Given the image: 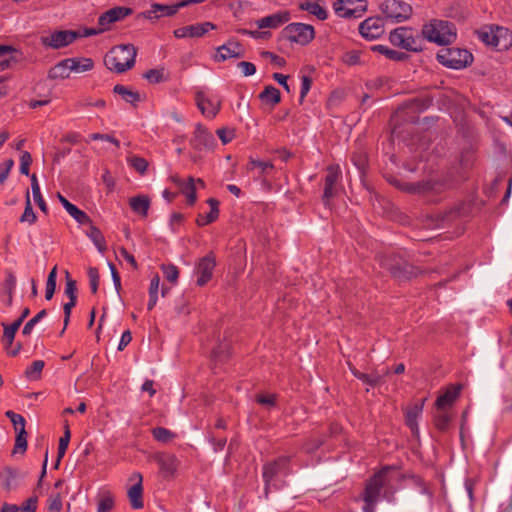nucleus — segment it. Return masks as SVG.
Segmentation results:
<instances>
[{
  "label": "nucleus",
  "instance_id": "680f3d73",
  "mask_svg": "<svg viewBox=\"0 0 512 512\" xmlns=\"http://www.w3.org/2000/svg\"><path fill=\"white\" fill-rule=\"evenodd\" d=\"M413 483L420 488L421 494H422V500H430L431 498V492L429 491L428 486L425 484V482L419 477V476H413L411 478Z\"/></svg>",
  "mask_w": 512,
  "mask_h": 512
},
{
  "label": "nucleus",
  "instance_id": "c9c22d12",
  "mask_svg": "<svg viewBox=\"0 0 512 512\" xmlns=\"http://www.w3.org/2000/svg\"><path fill=\"white\" fill-rule=\"evenodd\" d=\"M70 75V69L67 59H64L54 65L48 72V78L55 79H66Z\"/></svg>",
  "mask_w": 512,
  "mask_h": 512
},
{
  "label": "nucleus",
  "instance_id": "c03bdc74",
  "mask_svg": "<svg viewBox=\"0 0 512 512\" xmlns=\"http://www.w3.org/2000/svg\"><path fill=\"white\" fill-rule=\"evenodd\" d=\"M450 419V415L444 409L437 410L434 415L435 427L442 432L446 431L448 429Z\"/></svg>",
  "mask_w": 512,
  "mask_h": 512
},
{
  "label": "nucleus",
  "instance_id": "dca6fc26",
  "mask_svg": "<svg viewBox=\"0 0 512 512\" xmlns=\"http://www.w3.org/2000/svg\"><path fill=\"white\" fill-rule=\"evenodd\" d=\"M216 266V258L213 252H209L202 257L197 264V272L200 275L197 280L198 286H204L213 275V270Z\"/></svg>",
  "mask_w": 512,
  "mask_h": 512
},
{
  "label": "nucleus",
  "instance_id": "7ed1b4c3",
  "mask_svg": "<svg viewBox=\"0 0 512 512\" xmlns=\"http://www.w3.org/2000/svg\"><path fill=\"white\" fill-rule=\"evenodd\" d=\"M439 63L452 69H463L471 65L473 55L466 49L444 47L436 55Z\"/></svg>",
  "mask_w": 512,
  "mask_h": 512
},
{
  "label": "nucleus",
  "instance_id": "79ce46f5",
  "mask_svg": "<svg viewBox=\"0 0 512 512\" xmlns=\"http://www.w3.org/2000/svg\"><path fill=\"white\" fill-rule=\"evenodd\" d=\"M15 286H16V278L12 272H9L5 278L4 283H3L4 291L7 294L6 305L8 307L12 306L13 291L15 289Z\"/></svg>",
  "mask_w": 512,
  "mask_h": 512
},
{
  "label": "nucleus",
  "instance_id": "39448f33",
  "mask_svg": "<svg viewBox=\"0 0 512 512\" xmlns=\"http://www.w3.org/2000/svg\"><path fill=\"white\" fill-rule=\"evenodd\" d=\"M389 468L376 473L366 484L363 492L364 512H375V505L379 500L381 490L386 485Z\"/></svg>",
  "mask_w": 512,
  "mask_h": 512
},
{
  "label": "nucleus",
  "instance_id": "864d4df0",
  "mask_svg": "<svg viewBox=\"0 0 512 512\" xmlns=\"http://www.w3.org/2000/svg\"><path fill=\"white\" fill-rule=\"evenodd\" d=\"M342 61L349 66L361 64V51L351 50L345 52L342 56Z\"/></svg>",
  "mask_w": 512,
  "mask_h": 512
},
{
  "label": "nucleus",
  "instance_id": "ddd939ff",
  "mask_svg": "<svg viewBox=\"0 0 512 512\" xmlns=\"http://www.w3.org/2000/svg\"><path fill=\"white\" fill-rule=\"evenodd\" d=\"M132 13L133 10L129 7L117 6L111 8L99 16L98 25L101 26V30H103L104 32L108 31L110 29L111 24L124 19Z\"/></svg>",
  "mask_w": 512,
  "mask_h": 512
},
{
  "label": "nucleus",
  "instance_id": "4be33fe9",
  "mask_svg": "<svg viewBox=\"0 0 512 512\" xmlns=\"http://www.w3.org/2000/svg\"><path fill=\"white\" fill-rule=\"evenodd\" d=\"M290 20L288 11H280L256 21L258 28H277Z\"/></svg>",
  "mask_w": 512,
  "mask_h": 512
},
{
  "label": "nucleus",
  "instance_id": "5fc2aeb1",
  "mask_svg": "<svg viewBox=\"0 0 512 512\" xmlns=\"http://www.w3.org/2000/svg\"><path fill=\"white\" fill-rule=\"evenodd\" d=\"M47 312L45 309L38 312L33 318H31L23 327L22 334L28 336L31 334L33 327L45 316Z\"/></svg>",
  "mask_w": 512,
  "mask_h": 512
},
{
  "label": "nucleus",
  "instance_id": "37998d69",
  "mask_svg": "<svg viewBox=\"0 0 512 512\" xmlns=\"http://www.w3.org/2000/svg\"><path fill=\"white\" fill-rule=\"evenodd\" d=\"M21 325H22V323L20 321H18L17 319L10 325L3 324V326H4L3 340L6 342L7 347L12 345L13 340L15 338V334Z\"/></svg>",
  "mask_w": 512,
  "mask_h": 512
},
{
  "label": "nucleus",
  "instance_id": "e433bc0d",
  "mask_svg": "<svg viewBox=\"0 0 512 512\" xmlns=\"http://www.w3.org/2000/svg\"><path fill=\"white\" fill-rule=\"evenodd\" d=\"M372 50L379 52L380 54L384 55L387 59L393 61H405L409 58V55L406 54L405 52L393 50L384 45L373 46Z\"/></svg>",
  "mask_w": 512,
  "mask_h": 512
},
{
  "label": "nucleus",
  "instance_id": "f03ea898",
  "mask_svg": "<svg viewBox=\"0 0 512 512\" xmlns=\"http://www.w3.org/2000/svg\"><path fill=\"white\" fill-rule=\"evenodd\" d=\"M423 38L438 45H448L456 37L455 26L452 22L433 19L423 25Z\"/></svg>",
  "mask_w": 512,
  "mask_h": 512
},
{
  "label": "nucleus",
  "instance_id": "9b49d317",
  "mask_svg": "<svg viewBox=\"0 0 512 512\" xmlns=\"http://www.w3.org/2000/svg\"><path fill=\"white\" fill-rule=\"evenodd\" d=\"M336 14L343 18H358L366 10L365 0H337L334 3Z\"/></svg>",
  "mask_w": 512,
  "mask_h": 512
},
{
  "label": "nucleus",
  "instance_id": "a19ab883",
  "mask_svg": "<svg viewBox=\"0 0 512 512\" xmlns=\"http://www.w3.org/2000/svg\"><path fill=\"white\" fill-rule=\"evenodd\" d=\"M180 189L181 192L186 195L187 203L189 205H194L197 200L195 179L192 176L188 177L187 183H185Z\"/></svg>",
  "mask_w": 512,
  "mask_h": 512
},
{
  "label": "nucleus",
  "instance_id": "aec40b11",
  "mask_svg": "<svg viewBox=\"0 0 512 512\" xmlns=\"http://www.w3.org/2000/svg\"><path fill=\"white\" fill-rule=\"evenodd\" d=\"M360 34L366 39L379 38L384 33L383 20L380 17H370L359 26Z\"/></svg>",
  "mask_w": 512,
  "mask_h": 512
},
{
  "label": "nucleus",
  "instance_id": "0eeeda50",
  "mask_svg": "<svg viewBox=\"0 0 512 512\" xmlns=\"http://www.w3.org/2000/svg\"><path fill=\"white\" fill-rule=\"evenodd\" d=\"M283 37L290 42L307 45L314 39L315 30L309 24L291 23L283 29Z\"/></svg>",
  "mask_w": 512,
  "mask_h": 512
},
{
  "label": "nucleus",
  "instance_id": "6ab92c4d",
  "mask_svg": "<svg viewBox=\"0 0 512 512\" xmlns=\"http://www.w3.org/2000/svg\"><path fill=\"white\" fill-rule=\"evenodd\" d=\"M215 138L204 126L198 124L196 126L194 136L191 139V145L194 149L202 151L204 149H212L215 146Z\"/></svg>",
  "mask_w": 512,
  "mask_h": 512
},
{
  "label": "nucleus",
  "instance_id": "5701e85b",
  "mask_svg": "<svg viewBox=\"0 0 512 512\" xmlns=\"http://www.w3.org/2000/svg\"><path fill=\"white\" fill-rule=\"evenodd\" d=\"M425 399L416 402L413 405L407 407L405 413L406 425L411 429L413 434H418L417 418L422 413Z\"/></svg>",
  "mask_w": 512,
  "mask_h": 512
},
{
  "label": "nucleus",
  "instance_id": "bb28decb",
  "mask_svg": "<svg viewBox=\"0 0 512 512\" xmlns=\"http://www.w3.org/2000/svg\"><path fill=\"white\" fill-rule=\"evenodd\" d=\"M196 103L202 114L208 117H214L219 111V103L213 104L211 100L205 97L203 92H197Z\"/></svg>",
  "mask_w": 512,
  "mask_h": 512
},
{
  "label": "nucleus",
  "instance_id": "ea45409f",
  "mask_svg": "<svg viewBox=\"0 0 512 512\" xmlns=\"http://www.w3.org/2000/svg\"><path fill=\"white\" fill-rule=\"evenodd\" d=\"M90 228L87 233L88 237L93 241L95 246L100 252H104L107 249L105 238L102 232L96 226L89 224Z\"/></svg>",
  "mask_w": 512,
  "mask_h": 512
},
{
  "label": "nucleus",
  "instance_id": "412c9836",
  "mask_svg": "<svg viewBox=\"0 0 512 512\" xmlns=\"http://www.w3.org/2000/svg\"><path fill=\"white\" fill-rule=\"evenodd\" d=\"M179 10L178 4L174 5H164L159 3H154L151 5V9L145 12L138 14L137 18H145V19H158L161 15L165 16H173Z\"/></svg>",
  "mask_w": 512,
  "mask_h": 512
},
{
  "label": "nucleus",
  "instance_id": "c85d7f7f",
  "mask_svg": "<svg viewBox=\"0 0 512 512\" xmlns=\"http://www.w3.org/2000/svg\"><path fill=\"white\" fill-rule=\"evenodd\" d=\"M129 205L135 213L146 217L150 207V199L146 195H138L130 198Z\"/></svg>",
  "mask_w": 512,
  "mask_h": 512
},
{
  "label": "nucleus",
  "instance_id": "a18cd8bd",
  "mask_svg": "<svg viewBox=\"0 0 512 512\" xmlns=\"http://www.w3.org/2000/svg\"><path fill=\"white\" fill-rule=\"evenodd\" d=\"M127 161L130 166L141 175L146 173L149 166V163L146 159L135 155L128 156Z\"/></svg>",
  "mask_w": 512,
  "mask_h": 512
},
{
  "label": "nucleus",
  "instance_id": "6e6552de",
  "mask_svg": "<svg viewBox=\"0 0 512 512\" xmlns=\"http://www.w3.org/2000/svg\"><path fill=\"white\" fill-rule=\"evenodd\" d=\"M389 40L394 46L408 51L418 52L422 50L421 40L419 37H414L412 29L408 27H399L391 31Z\"/></svg>",
  "mask_w": 512,
  "mask_h": 512
},
{
  "label": "nucleus",
  "instance_id": "a211bd4d",
  "mask_svg": "<svg viewBox=\"0 0 512 512\" xmlns=\"http://www.w3.org/2000/svg\"><path fill=\"white\" fill-rule=\"evenodd\" d=\"M216 29V25L211 22H203L197 23L193 25H188L184 27H180L174 30V35L177 38H198L204 36L209 30Z\"/></svg>",
  "mask_w": 512,
  "mask_h": 512
},
{
  "label": "nucleus",
  "instance_id": "8fccbe9b",
  "mask_svg": "<svg viewBox=\"0 0 512 512\" xmlns=\"http://www.w3.org/2000/svg\"><path fill=\"white\" fill-rule=\"evenodd\" d=\"M36 219H37V217L32 208L29 192L27 191L25 209H24V213L22 214V216L20 218V221L28 222L29 224H33L36 221Z\"/></svg>",
  "mask_w": 512,
  "mask_h": 512
},
{
  "label": "nucleus",
  "instance_id": "0e129e2a",
  "mask_svg": "<svg viewBox=\"0 0 512 512\" xmlns=\"http://www.w3.org/2000/svg\"><path fill=\"white\" fill-rule=\"evenodd\" d=\"M20 172L23 175L28 176L29 175V166L32 163V157L31 154L27 151H24L20 158Z\"/></svg>",
  "mask_w": 512,
  "mask_h": 512
},
{
  "label": "nucleus",
  "instance_id": "09e8293b",
  "mask_svg": "<svg viewBox=\"0 0 512 512\" xmlns=\"http://www.w3.org/2000/svg\"><path fill=\"white\" fill-rule=\"evenodd\" d=\"M327 175L325 177L326 186H335L338 179L340 178L341 171L338 165H329L327 167Z\"/></svg>",
  "mask_w": 512,
  "mask_h": 512
},
{
  "label": "nucleus",
  "instance_id": "cd10ccee",
  "mask_svg": "<svg viewBox=\"0 0 512 512\" xmlns=\"http://www.w3.org/2000/svg\"><path fill=\"white\" fill-rule=\"evenodd\" d=\"M460 388V386H451L444 394L440 395L435 402L437 410H441L446 406L452 405L459 396Z\"/></svg>",
  "mask_w": 512,
  "mask_h": 512
},
{
  "label": "nucleus",
  "instance_id": "13d9d810",
  "mask_svg": "<svg viewBox=\"0 0 512 512\" xmlns=\"http://www.w3.org/2000/svg\"><path fill=\"white\" fill-rule=\"evenodd\" d=\"M357 378L359 380H361L362 382H364L365 384L372 386V387H375L379 383L382 382V377L377 373H371V374L361 373V374L357 375Z\"/></svg>",
  "mask_w": 512,
  "mask_h": 512
},
{
  "label": "nucleus",
  "instance_id": "4c0bfd02",
  "mask_svg": "<svg viewBox=\"0 0 512 512\" xmlns=\"http://www.w3.org/2000/svg\"><path fill=\"white\" fill-rule=\"evenodd\" d=\"M230 343L227 341H223L218 344L217 347H215L212 350L211 353V359L215 363H223L225 362L229 356H230Z\"/></svg>",
  "mask_w": 512,
  "mask_h": 512
},
{
  "label": "nucleus",
  "instance_id": "473e14b6",
  "mask_svg": "<svg viewBox=\"0 0 512 512\" xmlns=\"http://www.w3.org/2000/svg\"><path fill=\"white\" fill-rule=\"evenodd\" d=\"M70 72H86L94 67V62L91 58H67Z\"/></svg>",
  "mask_w": 512,
  "mask_h": 512
},
{
  "label": "nucleus",
  "instance_id": "4468645a",
  "mask_svg": "<svg viewBox=\"0 0 512 512\" xmlns=\"http://www.w3.org/2000/svg\"><path fill=\"white\" fill-rule=\"evenodd\" d=\"M152 459L159 465L160 473L165 479L174 477L178 460L173 454L158 452L152 456Z\"/></svg>",
  "mask_w": 512,
  "mask_h": 512
},
{
  "label": "nucleus",
  "instance_id": "e2e57ef3",
  "mask_svg": "<svg viewBox=\"0 0 512 512\" xmlns=\"http://www.w3.org/2000/svg\"><path fill=\"white\" fill-rule=\"evenodd\" d=\"M216 134L223 144H227L235 137V129L220 128L216 131Z\"/></svg>",
  "mask_w": 512,
  "mask_h": 512
},
{
  "label": "nucleus",
  "instance_id": "9d476101",
  "mask_svg": "<svg viewBox=\"0 0 512 512\" xmlns=\"http://www.w3.org/2000/svg\"><path fill=\"white\" fill-rule=\"evenodd\" d=\"M80 37V32L72 30L55 31L50 36L41 37V43L45 47L60 49L73 43Z\"/></svg>",
  "mask_w": 512,
  "mask_h": 512
},
{
  "label": "nucleus",
  "instance_id": "2eb2a0df",
  "mask_svg": "<svg viewBox=\"0 0 512 512\" xmlns=\"http://www.w3.org/2000/svg\"><path fill=\"white\" fill-rule=\"evenodd\" d=\"M508 30L502 27H489V28H483L480 31H478V37L481 39L484 43L487 45L494 46L499 49L507 48L511 42H500L499 41V34H507Z\"/></svg>",
  "mask_w": 512,
  "mask_h": 512
},
{
  "label": "nucleus",
  "instance_id": "c756f323",
  "mask_svg": "<svg viewBox=\"0 0 512 512\" xmlns=\"http://www.w3.org/2000/svg\"><path fill=\"white\" fill-rule=\"evenodd\" d=\"M241 45L238 42L234 43V48H230L227 45H222L217 48V55L215 56L216 61H225L229 58H240L243 56V52L240 51Z\"/></svg>",
  "mask_w": 512,
  "mask_h": 512
},
{
  "label": "nucleus",
  "instance_id": "774afa93",
  "mask_svg": "<svg viewBox=\"0 0 512 512\" xmlns=\"http://www.w3.org/2000/svg\"><path fill=\"white\" fill-rule=\"evenodd\" d=\"M14 54L15 53L8 54L0 59V71L6 70L10 68L12 64H16L18 62V58Z\"/></svg>",
  "mask_w": 512,
  "mask_h": 512
},
{
  "label": "nucleus",
  "instance_id": "f704fd0d",
  "mask_svg": "<svg viewBox=\"0 0 512 512\" xmlns=\"http://www.w3.org/2000/svg\"><path fill=\"white\" fill-rule=\"evenodd\" d=\"M259 98L263 102L270 104L272 107H274L281 101V94L277 88H275L272 85H268L260 93Z\"/></svg>",
  "mask_w": 512,
  "mask_h": 512
},
{
  "label": "nucleus",
  "instance_id": "de8ad7c7",
  "mask_svg": "<svg viewBox=\"0 0 512 512\" xmlns=\"http://www.w3.org/2000/svg\"><path fill=\"white\" fill-rule=\"evenodd\" d=\"M44 361L36 360L34 361L25 371V375L33 380H37L41 376V372L44 368Z\"/></svg>",
  "mask_w": 512,
  "mask_h": 512
},
{
  "label": "nucleus",
  "instance_id": "f8f14e48",
  "mask_svg": "<svg viewBox=\"0 0 512 512\" xmlns=\"http://www.w3.org/2000/svg\"><path fill=\"white\" fill-rule=\"evenodd\" d=\"M289 462L290 457L281 456L275 459L274 461L264 465L263 478L266 484V490L268 489L270 482L273 480L275 476L287 473Z\"/></svg>",
  "mask_w": 512,
  "mask_h": 512
},
{
  "label": "nucleus",
  "instance_id": "69168bd1",
  "mask_svg": "<svg viewBox=\"0 0 512 512\" xmlns=\"http://www.w3.org/2000/svg\"><path fill=\"white\" fill-rule=\"evenodd\" d=\"M5 415L11 420L16 431L19 430L18 426L25 428V419L22 415L16 414L13 411H7Z\"/></svg>",
  "mask_w": 512,
  "mask_h": 512
},
{
  "label": "nucleus",
  "instance_id": "b1692460",
  "mask_svg": "<svg viewBox=\"0 0 512 512\" xmlns=\"http://www.w3.org/2000/svg\"><path fill=\"white\" fill-rule=\"evenodd\" d=\"M57 197L66 211L79 223V224H91L90 217L82 210H80L77 206L70 203L64 196L60 193L57 194Z\"/></svg>",
  "mask_w": 512,
  "mask_h": 512
},
{
  "label": "nucleus",
  "instance_id": "1a4fd4ad",
  "mask_svg": "<svg viewBox=\"0 0 512 512\" xmlns=\"http://www.w3.org/2000/svg\"><path fill=\"white\" fill-rule=\"evenodd\" d=\"M380 8L386 18L395 22L405 21L412 15L411 5L403 0H385Z\"/></svg>",
  "mask_w": 512,
  "mask_h": 512
},
{
  "label": "nucleus",
  "instance_id": "393cba45",
  "mask_svg": "<svg viewBox=\"0 0 512 512\" xmlns=\"http://www.w3.org/2000/svg\"><path fill=\"white\" fill-rule=\"evenodd\" d=\"M433 98L430 96L416 97L404 103L401 108L403 111H411L413 113H420L429 108L432 104Z\"/></svg>",
  "mask_w": 512,
  "mask_h": 512
},
{
  "label": "nucleus",
  "instance_id": "f257e3e1",
  "mask_svg": "<svg viewBox=\"0 0 512 512\" xmlns=\"http://www.w3.org/2000/svg\"><path fill=\"white\" fill-rule=\"evenodd\" d=\"M136 56L137 48L133 44H120L106 53L104 64L109 70L120 74L134 67Z\"/></svg>",
  "mask_w": 512,
  "mask_h": 512
},
{
  "label": "nucleus",
  "instance_id": "7c9ffc66",
  "mask_svg": "<svg viewBox=\"0 0 512 512\" xmlns=\"http://www.w3.org/2000/svg\"><path fill=\"white\" fill-rule=\"evenodd\" d=\"M254 169L259 170V177H263V182L265 183V177L274 169V165L272 162H265L250 157L247 164V170L253 171Z\"/></svg>",
  "mask_w": 512,
  "mask_h": 512
},
{
  "label": "nucleus",
  "instance_id": "49530a36",
  "mask_svg": "<svg viewBox=\"0 0 512 512\" xmlns=\"http://www.w3.org/2000/svg\"><path fill=\"white\" fill-rule=\"evenodd\" d=\"M152 435H153L154 439H156L157 441L162 442V443H168L175 437V434L173 432H171L170 430H168L164 427L154 428L152 430Z\"/></svg>",
  "mask_w": 512,
  "mask_h": 512
},
{
  "label": "nucleus",
  "instance_id": "2f4dec72",
  "mask_svg": "<svg viewBox=\"0 0 512 512\" xmlns=\"http://www.w3.org/2000/svg\"><path fill=\"white\" fill-rule=\"evenodd\" d=\"M113 92L120 95L126 102L132 104L134 107L141 101V95L137 91H133L121 84L115 85Z\"/></svg>",
  "mask_w": 512,
  "mask_h": 512
},
{
  "label": "nucleus",
  "instance_id": "4d7b16f0",
  "mask_svg": "<svg viewBox=\"0 0 512 512\" xmlns=\"http://www.w3.org/2000/svg\"><path fill=\"white\" fill-rule=\"evenodd\" d=\"M161 268L163 270L164 277L166 278L167 281H169L171 283L177 282L178 277H179V270L175 265H173V264L162 265Z\"/></svg>",
  "mask_w": 512,
  "mask_h": 512
},
{
  "label": "nucleus",
  "instance_id": "20e7f679",
  "mask_svg": "<svg viewBox=\"0 0 512 512\" xmlns=\"http://www.w3.org/2000/svg\"><path fill=\"white\" fill-rule=\"evenodd\" d=\"M380 265L398 281L409 280L421 273L419 268L413 266L400 257L383 256L380 259Z\"/></svg>",
  "mask_w": 512,
  "mask_h": 512
},
{
  "label": "nucleus",
  "instance_id": "052dcab7",
  "mask_svg": "<svg viewBox=\"0 0 512 512\" xmlns=\"http://www.w3.org/2000/svg\"><path fill=\"white\" fill-rule=\"evenodd\" d=\"M260 55L262 58L269 59L273 65L279 68H282L286 65V60L283 57L274 54L273 52L262 51Z\"/></svg>",
  "mask_w": 512,
  "mask_h": 512
},
{
  "label": "nucleus",
  "instance_id": "58836bf2",
  "mask_svg": "<svg viewBox=\"0 0 512 512\" xmlns=\"http://www.w3.org/2000/svg\"><path fill=\"white\" fill-rule=\"evenodd\" d=\"M299 8L301 10L308 11L319 20H325L327 18V11L316 2H302L300 3Z\"/></svg>",
  "mask_w": 512,
  "mask_h": 512
},
{
  "label": "nucleus",
  "instance_id": "338daca9",
  "mask_svg": "<svg viewBox=\"0 0 512 512\" xmlns=\"http://www.w3.org/2000/svg\"><path fill=\"white\" fill-rule=\"evenodd\" d=\"M38 499L36 496L28 498L20 508V512H36Z\"/></svg>",
  "mask_w": 512,
  "mask_h": 512
},
{
  "label": "nucleus",
  "instance_id": "a878e982",
  "mask_svg": "<svg viewBox=\"0 0 512 512\" xmlns=\"http://www.w3.org/2000/svg\"><path fill=\"white\" fill-rule=\"evenodd\" d=\"M207 203L210 206V212L205 216L199 214L196 219V224L200 227L213 223L219 217V201L215 198H209Z\"/></svg>",
  "mask_w": 512,
  "mask_h": 512
},
{
  "label": "nucleus",
  "instance_id": "6e6d98bb",
  "mask_svg": "<svg viewBox=\"0 0 512 512\" xmlns=\"http://www.w3.org/2000/svg\"><path fill=\"white\" fill-rule=\"evenodd\" d=\"M65 294L68 296L69 300L77 301V285H76V281L69 277L68 271H66Z\"/></svg>",
  "mask_w": 512,
  "mask_h": 512
},
{
  "label": "nucleus",
  "instance_id": "603ef678",
  "mask_svg": "<svg viewBox=\"0 0 512 512\" xmlns=\"http://www.w3.org/2000/svg\"><path fill=\"white\" fill-rule=\"evenodd\" d=\"M143 77L150 83L156 84L165 81L164 68L150 69L143 74Z\"/></svg>",
  "mask_w": 512,
  "mask_h": 512
},
{
  "label": "nucleus",
  "instance_id": "bf43d9fd",
  "mask_svg": "<svg viewBox=\"0 0 512 512\" xmlns=\"http://www.w3.org/2000/svg\"><path fill=\"white\" fill-rule=\"evenodd\" d=\"M87 274H88V278H89V282H90L91 292L93 294H96L98 291L99 280H100L99 271L96 267H90L87 271Z\"/></svg>",
  "mask_w": 512,
  "mask_h": 512
},
{
  "label": "nucleus",
  "instance_id": "423d86ee",
  "mask_svg": "<svg viewBox=\"0 0 512 512\" xmlns=\"http://www.w3.org/2000/svg\"><path fill=\"white\" fill-rule=\"evenodd\" d=\"M449 186L450 185L446 178L441 176H432L426 180L406 185L405 188L406 192L410 194L430 195L440 194L449 188Z\"/></svg>",
  "mask_w": 512,
  "mask_h": 512
},
{
  "label": "nucleus",
  "instance_id": "3c124183",
  "mask_svg": "<svg viewBox=\"0 0 512 512\" xmlns=\"http://www.w3.org/2000/svg\"><path fill=\"white\" fill-rule=\"evenodd\" d=\"M17 432L13 453H16L18 450L24 453L27 449V433L24 427H20Z\"/></svg>",
  "mask_w": 512,
  "mask_h": 512
},
{
  "label": "nucleus",
  "instance_id": "f3484780",
  "mask_svg": "<svg viewBox=\"0 0 512 512\" xmlns=\"http://www.w3.org/2000/svg\"><path fill=\"white\" fill-rule=\"evenodd\" d=\"M129 481L135 482L128 490V498L133 509H141L144 506L143 503V477L140 473H133Z\"/></svg>",
  "mask_w": 512,
  "mask_h": 512
},
{
  "label": "nucleus",
  "instance_id": "72a5a7b5",
  "mask_svg": "<svg viewBox=\"0 0 512 512\" xmlns=\"http://www.w3.org/2000/svg\"><path fill=\"white\" fill-rule=\"evenodd\" d=\"M463 209L464 207L462 206H455L447 211H444L442 213H438L436 215V218H437V221L439 222V226H444L452 221H454L455 219L463 216Z\"/></svg>",
  "mask_w": 512,
  "mask_h": 512
}]
</instances>
